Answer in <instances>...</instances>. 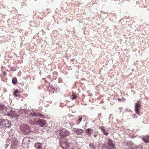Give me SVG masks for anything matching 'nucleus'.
<instances>
[{
  "mask_svg": "<svg viewBox=\"0 0 149 149\" xmlns=\"http://www.w3.org/2000/svg\"><path fill=\"white\" fill-rule=\"evenodd\" d=\"M12 109L11 108H7L5 105L0 104V111L2 114L6 115L12 116L13 117H15V116L12 115V114L14 113L15 112L12 111Z\"/></svg>",
  "mask_w": 149,
  "mask_h": 149,
  "instance_id": "obj_1",
  "label": "nucleus"
},
{
  "mask_svg": "<svg viewBox=\"0 0 149 149\" xmlns=\"http://www.w3.org/2000/svg\"><path fill=\"white\" fill-rule=\"evenodd\" d=\"M10 122L7 120L0 119V127L5 128L9 127L11 125Z\"/></svg>",
  "mask_w": 149,
  "mask_h": 149,
  "instance_id": "obj_2",
  "label": "nucleus"
},
{
  "mask_svg": "<svg viewBox=\"0 0 149 149\" xmlns=\"http://www.w3.org/2000/svg\"><path fill=\"white\" fill-rule=\"evenodd\" d=\"M22 132L25 134H28L30 132V127L26 125H24L20 127Z\"/></svg>",
  "mask_w": 149,
  "mask_h": 149,
  "instance_id": "obj_3",
  "label": "nucleus"
},
{
  "mask_svg": "<svg viewBox=\"0 0 149 149\" xmlns=\"http://www.w3.org/2000/svg\"><path fill=\"white\" fill-rule=\"evenodd\" d=\"M104 146L109 149H113L115 146L114 144L113 143V141L111 139H108L107 142L105 143Z\"/></svg>",
  "mask_w": 149,
  "mask_h": 149,
  "instance_id": "obj_4",
  "label": "nucleus"
},
{
  "mask_svg": "<svg viewBox=\"0 0 149 149\" xmlns=\"http://www.w3.org/2000/svg\"><path fill=\"white\" fill-rule=\"evenodd\" d=\"M141 102L139 101L137 102V103L135 104V110L136 113V114L139 115L140 113V111L141 110Z\"/></svg>",
  "mask_w": 149,
  "mask_h": 149,
  "instance_id": "obj_5",
  "label": "nucleus"
},
{
  "mask_svg": "<svg viewBox=\"0 0 149 149\" xmlns=\"http://www.w3.org/2000/svg\"><path fill=\"white\" fill-rule=\"evenodd\" d=\"M34 120L36 122L37 124L39 125L41 127L44 126L46 123V121L44 120L39 119L38 120L36 121V119H34Z\"/></svg>",
  "mask_w": 149,
  "mask_h": 149,
  "instance_id": "obj_6",
  "label": "nucleus"
},
{
  "mask_svg": "<svg viewBox=\"0 0 149 149\" xmlns=\"http://www.w3.org/2000/svg\"><path fill=\"white\" fill-rule=\"evenodd\" d=\"M70 143L67 141H65L63 143H62L61 146L64 149H69Z\"/></svg>",
  "mask_w": 149,
  "mask_h": 149,
  "instance_id": "obj_7",
  "label": "nucleus"
},
{
  "mask_svg": "<svg viewBox=\"0 0 149 149\" xmlns=\"http://www.w3.org/2000/svg\"><path fill=\"white\" fill-rule=\"evenodd\" d=\"M73 130L74 132L78 135H82L83 133V130L81 129L74 128Z\"/></svg>",
  "mask_w": 149,
  "mask_h": 149,
  "instance_id": "obj_8",
  "label": "nucleus"
},
{
  "mask_svg": "<svg viewBox=\"0 0 149 149\" xmlns=\"http://www.w3.org/2000/svg\"><path fill=\"white\" fill-rule=\"evenodd\" d=\"M99 129L101 130L103 132L104 134L106 135H107L109 134V130L107 129H106L104 127H100L99 128Z\"/></svg>",
  "mask_w": 149,
  "mask_h": 149,
  "instance_id": "obj_9",
  "label": "nucleus"
},
{
  "mask_svg": "<svg viewBox=\"0 0 149 149\" xmlns=\"http://www.w3.org/2000/svg\"><path fill=\"white\" fill-rule=\"evenodd\" d=\"M70 132L67 130H61L60 131V134L63 136H66L69 135Z\"/></svg>",
  "mask_w": 149,
  "mask_h": 149,
  "instance_id": "obj_10",
  "label": "nucleus"
},
{
  "mask_svg": "<svg viewBox=\"0 0 149 149\" xmlns=\"http://www.w3.org/2000/svg\"><path fill=\"white\" fill-rule=\"evenodd\" d=\"M93 130L91 128H88L85 131V133L89 137H90L93 133Z\"/></svg>",
  "mask_w": 149,
  "mask_h": 149,
  "instance_id": "obj_11",
  "label": "nucleus"
},
{
  "mask_svg": "<svg viewBox=\"0 0 149 149\" xmlns=\"http://www.w3.org/2000/svg\"><path fill=\"white\" fill-rule=\"evenodd\" d=\"M21 92L19 90H16L13 93V95L15 97L19 98L20 97Z\"/></svg>",
  "mask_w": 149,
  "mask_h": 149,
  "instance_id": "obj_12",
  "label": "nucleus"
},
{
  "mask_svg": "<svg viewBox=\"0 0 149 149\" xmlns=\"http://www.w3.org/2000/svg\"><path fill=\"white\" fill-rule=\"evenodd\" d=\"M31 113L33 116H37L41 118L44 117L43 115L38 113H36L33 111H32L31 112Z\"/></svg>",
  "mask_w": 149,
  "mask_h": 149,
  "instance_id": "obj_13",
  "label": "nucleus"
},
{
  "mask_svg": "<svg viewBox=\"0 0 149 149\" xmlns=\"http://www.w3.org/2000/svg\"><path fill=\"white\" fill-rule=\"evenodd\" d=\"M42 144L40 143H37L35 144L34 147L36 149H42Z\"/></svg>",
  "mask_w": 149,
  "mask_h": 149,
  "instance_id": "obj_14",
  "label": "nucleus"
},
{
  "mask_svg": "<svg viewBox=\"0 0 149 149\" xmlns=\"http://www.w3.org/2000/svg\"><path fill=\"white\" fill-rule=\"evenodd\" d=\"M142 139L146 143H149V136H145L142 138Z\"/></svg>",
  "mask_w": 149,
  "mask_h": 149,
  "instance_id": "obj_15",
  "label": "nucleus"
},
{
  "mask_svg": "<svg viewBox=\"0 0 149 149\" xmlns=\"http://www.w3.org/2000/svg\"><path fill=\"white\" fill-rule=\"evenodd\" d=\"M27 141L29 142V138L27 137L24 138L23 140L22 144L25 143Z\"/></svg>",
  "mask_w": 149,
  "mask_h": 149,
  "instance_id": "obj_16",
  "label": "nucleus"
},
{
  "mask_svg": "<svg viewBox=\"0 0 149 149\" xmlns=\"http://www.w3.org/2000/svg\"><path fill=\"white\" fill-rule=\"evenodd\" d=\"M90 147L92 149H95V147L94 143H90L89 144Z\"/></svg>",
  "mask_w": 149,
  "mask_h": 149,
  "instance_id": "obj_17",
  "label": "nucleus"
},
{
  "mask_svg": "<svg viewBox=\"0 0 149 149\" xmlns=\"http://www.w3.org/2000/svg\"><path fill=\"white\" fill-rule=\"evenodd\" d=\"M17 82V80L16 78H14L12 79V83L13 84L15 85Z\"/></svg>",
  "mask_w": 149,
  "mask_h": 149,
  "instance_id": "obj_18",
  "label": "nucleus"
},
{
  "mask_svg": "<svg viewBox=\"0 0 149 149\" xmlns=\"http://www.w3.org/2000/svg\"><path fill=\"white\" fill-rule=\"evenodd\" d=\"M77 96L76 95H72L71 96V98L72 99V100H73L74 99H76L77 98Z\"/></svg>",
  "mask_w": 149,
  "mask_h": 149,
  "instance_id": "obj_19",
  "label": "nucleus"
},
{
  "mask_svg": "<svg viewBox=\"0 0 149 149\" xmlns=\"http://www.w3.org/2000/svg\"><path fill=\"white\" fill-rule=\"evenodd\" d=\"M79 119L77 121V123H80V122H81L82 119V117L81 116H79Z\"/></svg>",
  "mask_w": 149,
  "mask_h": 149,
  "instance_id": "obj_20",
  "label": "nucleus"
},
{
  "mask_svg": "<svg viewBox=\"0 0 149 149\" xmlns=\"http://www.w3.org/2000/svg\"><path fill=\"white\" fill-rule=\"evenodd\" d=\"M98 135V133L97 132H95L93 136L94 137L96 138L97 137Z\"/></svg>",
  "mask_w": 149,
  "mask_h": 149,
  "instance_id": "obj_21",
  "label": "nucleus"
},
{
  "mask_svg": "<svg viewBox=\"0 0 149 149\" xmlns=\"http://www.w3.org/2000/svg\"><path fill=\"white\" fill-rule=\"evenodd\" d=\"M127 149H134L132 147H129V148H127Z\"/></svg>",
  "mask_w": 149,
  "mask_h": 149,
  "instance_id": "obj_22",
  "label": "nucleus"
},
{
  "mask_svg": "<svg viewBox=\"0 0 149 149\" xmlns=\"http://www.w3.org/2000/svg\"><path fill=\"white\" fill-rule=\"evenodd\" d=\"M45 83H46L47 82V80H45Z\"/></svg>",
  "mask_w": 149,
  "mask_h": 149,
  "instance_id": "obj_23",
  "label": "nucleus"
},
{
  "mask_svg": "<svg viewBox=\"0 0 149 149\" xmlns=\"http://www.w3.org/2000/svg\"><path fill=\"white\" fill-rule=\"evenodd\" d=\"M42 79H43V80H44V79H45V78H43Z\"/></svg>",
  "mask_w": 149,
  "mask_h": 149,
  "instance_id": "obj_24",
  "label": "nucleus"
},
{
  "mask_svg": "<svg viewBox=\"0 0 149 149\" xmlns=\"http://www.w3.org/2000/svg\"><path fill=\"white\" fill-rule=\"evenodd\" d=\"M6 74V73L4 72V74Z\"/></svg>",
  "mask_w": 149,
  "mask_h": 149,
  "instance_id": "obj_25",
  "label": "nucleus"
}]
</instances>
